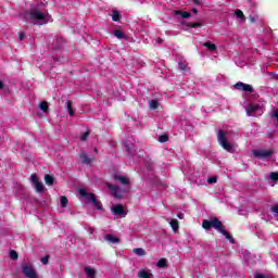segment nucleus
Returning <instances> with one entry per match:
<instances>
[{"mask_svg": "<svg viewBox=\"0 0 278 278\" xmlns=\"http://www.w3.org/2000/svg\"><path fill=\"white\" fill-rule=\"evenodd\" d=\"M266 75H268L269 79H276V81H278V74L275 72L267 71Z\"/></svg>", "mask_w": 278, "mask_h": 278, "instance_id": "nucleus-30", "label": "nucleus"}, {"mask_svg": "<svg viewBox=\"0 0 278 278\" xmlns=\"http://www.w3.org/2000/svg\"><path fill=\"white\" fill-rule=\"evenodd\" d=\"M125 148H126L127 153H129V155H131V153H134V152L131 151V143H126V144H125Z\"/></svg>", "mask_w": 278, "mask_h": 278, "instance_id": "nucleus-42", "label": "nucleus"}, {"mask_svg": "<svg viewBox=\"0 0 278 278\" xmlns=\"http://www.w3.org/2000/svg\"><path fill=\"white\" fill-rule=\"evenodd\" d=\"M112 21H114V23H118V21H121V12L113 11Z\"/></svg>", "mask_w": 278, "mask_h": 278, "instance_id": "nucleus-27", "label": "nucleus"}, {"mask_svg": "<svg viewBox=\"0 0 278 278\" xmlns=\"http://www.w3.org/2000/svg\"><path fill=\"white\" fill-rule=\"evenodd\" d=\"M30 181L34 185L38 184V176L36 174H31Z\"/></svg>", "mask_w": 278, "mask_h": 278, "instance_id": "nucleus-39", "label": "nucleus"}, {"mask_svg": "<svg viewBox=\"0 0 278 278\" xmlns=\"http://www.w3.org/2000/svg\"><path fill=\"white\" fill-rule=\"evenodd\" d=\"M167 223H169V225L175 233H177V231H179V220L167 218Z\"/></svg>", "mask_w": 278, "mask_h": 278, "instance_id": "nucleus-11", "label": "nucleus"}, {"mask_svg": "<svg viewBox=\"0 0 278 278\" xmlns=\"http://www.w3.org/2000/svg\"><path fill=\"white\" fill-rule=\"evenodd\" d=\"M88 232L89 233H94V229H92V227H89Z\"/></svg>", "mask_w": 278, "mask_h": 278, "instance_id": "nucleus-49", "label": "nucleus"}, {"mask_svg": "<svg viewBox=\"0 0 278 278\" xmlns=\"http://www.w3.org/2000/svg\"><path fill=\"white\" fill-rule=\"evenodd\" d=\"M177 216H178V218H180V219L184 218V214H182V213H179Z\"/></svg>", "mask_w": 278, "mask_h": 278, "instance_id": "nucleus-51", "label": "nucleus"}, {"mask_svg": "<svg viewBox=\"0 0 278 278\" xmlns=\"http://www.w3.org/2000/svg\"><path fill=\"white\" fill-rule=\"evenodd\" d=\"M132 253H135L136 255H139V257H142V255H147V251H144V249L142 248L134 249Z\"/></svg>", "mask_w": 278, "mask_h": 278, "instance_id": "nucleus-23", "label": "nucleus"}, {"mask_svg": "<svg viewBox=\"0 0 278 278\" xmlns=\"http://www.w3.org/2000/svg\"><path fill=\"white\" fill-rule=\"evenodd\" d=\"M149 105H150V110H157V108H160V100L157 99L149 100Z\"/></svg>", "mask_w": 278, "mask_h": 278, "instance_id": "nucleus-17", "label": "nucleus"}, {"mask_svg": "<svg viewBox=\"0 0 278 278\" xmlns=\"http://www.w3.org/2000/svg\"><path fill=\"white\" fill-rule=\"evenodd\" d=\"M202 45H203V47H206V49H208L210 51H216V45L211 43L210 41H206Z\"/></svg>", "mask_w": 278, "mask_h": 278, "instance_id": "nucleus-28", "label": "nucleus"}, {"mask_svg": "<svg viewBox=\"0 0 278 278\" xmlns=\"http://www.w3.org/2000/svg\"><path fill=\"white\" fill-rule=\"evenodd\" d=\"M193 3H194L195 5H201V0H193Z\"/></svg>", "mask_w": 278, "mask_h": 278, "instance_id": "nucleus-47", "label": "nucleus"}, {"mask_svg": "<svg viewBox=\"0 0 278 278\" xmlns=\"http://www.w3.org/2000/svg\"><path fill=\"white\" fill-rule=\"evenodd\" d=\"M175 14L181 16V18H190L191 14L188 11L176 10Z\"/></svg>", "mask_w": 278, "mask_h": 278, "instance_id": "nucleus-19", "label": "nucleus"}, {"mask_svg": "<svg viewBox=\"0 0 278 278\" xmlns=\"http://www.w3.org/2000/svg\"><path fill=\"white\" fill-rule=\"evenodd\" d=\"M78 192L80 197H85V199H87L89 203H92V205L97 207V210H100V211L103 210V205H101V202L97 200V197L94 195V193H89L86 191V189H79Z\"/></svg>", "mask_w": 278, "mask_h": 278, "instance_id": "nucleus-6", "label": "nucleus"}, {"mask_svg": "<svg viewBox=\"0 0 278 278\" xmlns=\"http://www.w3.org/2000/svg\"><path fill=\"white\" fill-rule=\"evenodd\" d=\"M208 184H216V177H211L207 179Z\"/></svg>", "mask_w": 278, "mask_h": 278, "instance_id": "nucleus-44", "label": "nucleus"}, {"mask_svg": "<svg viewBox=\"0 0 278 278\" xmlns=\"http://www.w3.org/2000/svg\"><path fill=\"white\" fill-rule=\"evenodd\" d=\"M22 273L27 278H38V274L31 264L24 263L22 265Z\"/></svg>", "mask_w": 278, "mask_h": 278, "instance_id": "nucleus-8", "label": "nucleus"}, {"mask_svg": "<svg viewBox=\"0 0 278 278\" xmlns=\"http://www.w3.org/2000/svg\"><path fill=\"white\" fill-rule=\"evenodd\" d=\"M270 212H271V214H274V217H275V218H278V204L273 205V206L270 207Z\"/></svg>", "mask_w": 278, "mask_h": 278, "instance_id": "nucleus-32", "label": "nucleus"}, {"mask_svg": "<svg viewBox=\"0 0 278 278\" xmlns=\"http://www.w3.org/2000/svg\"><path fill=\"white\" fill-rule=\"evenodd\" d=\"M157 140L159 142H168V135H161Z\"/></svg>", "mask_w": 278, "mask_h": 278, "instance_id": "nucleus-35", "label": "nucleus"}, {"mask_svg": "<svg viewBox=\"0 0 278 278\" xmlns=\"http://www.w3.org/2000/svg\"><path fill=\"white\" fill-rule=\"evenodd\" d=\"M10 257H11V260L16 261V260H18V253H16V251H14V250H11Z\"/></svg>", "mask_w": 278, "mask_h": 278, "instance_id": "nucleus-36", "label": "nucleus"}, {"mask_svg": "<svg viewBox=\"0 0 278 278\" xmlns=\"http://www.w3.org/2000/svg\"><path fill=\"white\" fill-rule=\"evenodd\" d=\"M38 108L39 110H41V112H45V114H47L49 112V102L42 101L41 103H39Z\"/></svg>", "mask_w": 278, "mask_h": 278, "instance_id": "nucleus-20", "label": "nucleus"}, {"mask_svg": "<svg viewBox=\"0 0 278 278\" xmlns=\"http://www.w3.org/2000/svg\"><path fill=\"white\" fill-rule=\"evenodd\" d=\"M45 181H46L47 186H53V184H55V178L49 174H46Z\"/></svg>", "mask_w": 278, "mask_h": 278, "instance_id": "nucleus-21", "label": "nucleus"}, {"mask_svg": "<svg viewBox=\"0 0 278 278\" xmlns=\"http://www.w3.org/2000/svg\"><path fill=\"white\" fill-rule=\"evenodd\" d=\"M138 278H151V274L144 269L139 270V273L137 274Z\"/></svg>", "mask_w": 278, "mask_h": 278, "instance_id": "nucleus-25", "label": "nucleus"}, {"mask_svg": "<svg viewBox=\"0 0 278 278\" xmlns=\"http://www.w3.org/2000/svg\"><path fill=\"white\" fill-rule=\"evenodd\" d=\"M271 122L274 123L275 127H278V109L273 110L270 113Z\"/></svg>", "mask_w": 278, "mask_h": 278, "instance_id": "nucleus-14", "label": "nucleus"}, {"mask_svg": "<svg viewBox=\"0 0 278 278\" xmlns=\"http://www.w3.org/2000/svg\"><path fill=\"white\" fill-rule=\"evenodd\" d=\"M217 141L219 142L220 147L228 151V153H233V146L227 141V132L225 130H219L217 134Z\"/></svg>", "mask_w": 278, "mask_h": 278, "instance_id": "nucleus-5", "label": "nucleus"}, {"mask_svg": "<svg viewBox=\"0 0 278 278\" xmlns=\"http://www.w3.org/2000/svg\"><path fill=\"white\" fill-rule=\"evenodd\" d=\"M85 274L87 275V277L89 278H94L97 277V270H94L92 267L90 266H86L85 267Z\"/></svg>", "mask_w": 278, "mask_h": 278, "instance_id": "nucleus-13", "label": "nucleus"}, {"mask_svg": "<svg viewBox=\"0 0 278 278\" xmlns=\"http://www.w3.org/2000/svg\"><path fill=\"white\" fill-rule=\"evenodd\" d=\"M49 255H46L43 257L40 258L41 264H43L45 266H47V264H49Z\"/></svg>", "mask_w": 278, "mask_h": 278, "instance_id": "nucleus-37", "label": "nucleus"}, {"mask_svg": "<svg viewBox=\"0 0 278 278\" xmlns=\"http://www.w3.org/2000/svg\"><path fill=\"white\" fill-rule=\"evenodd\" d=\"M243 92H253V86L243 84Z\"/></svg>", "mask_w": 278, "mask_h": 278, "instance_id": "nucleus-34", "label": "nucleus"}, {"mask_svg": "<svg viewBox=\"0 0 278 278\" xmlns=\"http://www.w3.org/2000/svg\"><path fill=\"white\" fill-rule=\"evenodd\" d=\"M191 12H193V14H199V10L197 9H192Z\"/></svg>", "mask_w": 278, "mask_h": 278, "instance_id": "nucleus-50", "label": "nucleus"}, {"mask_svg": "<svg viewBox=\"0 0 278 278\" xmlns=\"http://www.w3.org/2000/svg\"><path fill=\"white\" fill-rule=\"evenodd\" d=\"M18 38H20L21 41L25 40V33L20 34Z\"/></svg>", "mask_w": 278, "mask_h": 278, "instance_id": "nucleus-46", "label": "nucleus"}, {"mask_svg": "<svg viewBox=\"0 0 278 278\" xmlns=\"http://www.w3.org/2000/svg\"><path fill=\"white\" fill-rule=\"evenodd\" d=\"M178 66H179L180 71H187L188 70V65H186L184 62H179Z\"/></svg>", "mask_w": 278, "mask_h": 278, "instance_id": "nucleus-40", "label": "nucleus"}, {"mask_svg": "<svg viewBox=\"0 0 278 278\" xmlns=\"http://www.w3.org/2000/svg\"><path fill=\"white\" fill-rule=\"evenodd\" d=\"M273 150H265V149H254L252 150V154L257 160H270L273 157Z\"/></svg>", "mask_w": 278, "mask_h": 278, "instance_id": "nucleus-7", "label": "nucleus"}, {"mask_svg": "<svg viewBox=\"0 0 278 278\" xmlns=\"http://www.w3.org/2000/svg\"><path fill=\"white\" fill-rule=\"evenodd\" d=\"M236 90H244V83H237L235 85Z\"/></svg>", "mask_w": 278, "mask_h": 278, "instance_id": "nucleus-38", "label": "nucleus"}, {"mask_svg": "<svg viewBox=\"0 0 278 278\" xmlns=\"http://www.w3.org/2000/svg\"><path fill=\"white\" fill-rule=\"evenodd\" d=\"M156 42H157L159 45H162V43L164 42V40H163L162 38H157V39H156Z\"/></svg>", "mask_w": 278, "mask_h": 278, "instance_id": "nucleus-48", "label": "nucleus"}, {"mask_svg": "<svg viewBox=\"0 0 278 278\" xmlns=\"http://www.w3.org/2000/svg\"><path fill=\"white\" fill-rule=\"evenodd\" d=\"M68 205V198L66 195L61 197V207H67Z\"/></svg>", "mask_w": 278, "mask_h": 278, "instance_id": "nucleus-31", "label": "nucleus"}, {"mask_svg": "<svg viewBox=\"0 0 278 278\" xmlns=\"http://www.w3.org/2000/svg\"><path fill=\"white\" fill-rule=\"evenodd\" d=\"M144 166L149 173L148 179H150V181H153L154 186H162V180H160L157 178V176L155 175V163H153V161L151 159H146L144 160Z\"/></svg>", "mask_w": 278, "mask_h": 278, "instance_id": "nucleus-4", "label": "nucleus"}, {"mask_svg": "<svg viewBox=\"0 0 278 278\" xmlns=\"http://www.w3.org/2000/svg\"><path fill=\"white\" fill-rule=\"evenodd\" d=\"M257 110H260V104H249L245 112L248 116H255Z\"/></svg>", "mask_w": 278, "mask_h": 278, "instance_id": "nucleus-10", "label": "nucleus"}, {"mask_svg": "<svg viewBox=\"0 0 278 278\" xmlns=\"http://www.w3.org/2000/svg\"><path fill=\"white\" fill-rule=\"evenodd\" d=\"M111 210L114 216H122V218H125V216H127V212H125V207H123V205L121 204L114 205Z\"/></svg>", "mask_w": 278, "mask_h": 278, "instance_id": "nucleus-9", "label": "nucleus"}, {"mask_svg": "<svg viewBox=\"0 0 278 278\" xmlns=\"http://www.w3.org/2000/svg\"><path fill=\"white\" fill-rule=\"evenodd\" d=\"M34 186H35L36 192H38L39 194L45 193V185H42V182L38 181Z\"/></svg>", "mask_w": 278, "mask_h": 278, "instance_id": "nucleus-18", "label": "nucleus"}, {"mask_svg": "<svg viewBox=\"0 0 278 278\" xmlns=\"http://www.w3.org/2000/svg\"><path fill=\"white\" fill-rule=\"evenodd\" d=\"M269 179H271V181H278V172H271L269 174Z\"/></svg>", "mask_w": 278, "mask_h": 278, "instance_id": "nucleus-33", "label": "nucleus"}, {"mask_svg": "<svg viewBox=\"0 0 278 278\" xmlns=\"http://www.w3.org/2000/svg\"><path fill=\"white\" fill-rule=\"evenodd\" d=\"M65 105L67 108V112H68L70 116H75V111L73 110V102L66 101Z\"/></svg>", "mask_w": 278, "mask_h": 278, "instance_id": "nucleus-22", "label": "nucleus"}, {"mask_svg": "<svg viewBox=\"0 0 278 278\" xmlns=\"http://www.w3.org/2000/svg\"><path fill=\"white\" fill-rule=\"evenodd\" d=\"M235 14H236L237 18H240L241 21H247V17L244 16V12H242V10L237 9L235 11Z\"/></svg>", "mask_w": 278, "mask_h": 278, "instance_id": "nucleus-26", "label": "nucleus"}, {"mask_svg": "<svg viewBox=\"0 0 278 278\" xmlns=\"http://www.w3.org/2000/svg\"><path fill=\"white\" fill-rule=\"evenodd\" d=\"M156 266L157 268H166V266H168V261H166V258H161L156 263Z\"/></svg>", "mask_w": 278, "mask_h": 278, "instance_id": "nucleus-24", "label": "nucleus"}, {"mask_svg": "<svg viewBox=\"0 0 278 278\" xmlns=\"http://www.w3.org/2000/svg\"><path fill=\"white\" fill-rule=\"evenodd\" d=\"M113 179L114 181H117V184L124 186V188H121L119 186L116 185H112L110 182H106V188H109L114 199H123V194L129 191V178H127V176L115 174L113 175Z\"/></svg>", "mask_w": 278, "mask_h": 278, "instance_id": "nucleus-1", "label": "nucleus"}, {"mask_svg": "<svg viewBox=\"0 0 278 278\" xmlns=\"http://www.w3.org/2000/svg\"><path fill=\"white\" fill-rule=\"evenodd\" d=\"M268 138H270V140H273L275 138V130L267 132Z\"/></svg>", "mask_w": 278, "mask_h": 278, "instance_id": "nucleus-43", "label": "nucleus"}, {"mask_svg": "<svg viewBox=\"0 0 278 278\" xmlns=\"http://www.w3.org/2000/svg\"><path fill=\"white\" fill-rule=\"evenodd\" d=\"M104 240L111 242L112 244H118V242H121V239L116 238L114 235H105Z\"/></svg>", "mask_w": 278, "mask_h": 278, "instance_id": "nucleus-12", "label": "nucleus"}, {"mask_svg": "<svg viewBox=\"0 0 278 278\" xmlns=\"http://www.w3.org/2000/svg\"><path fill=\"white\" fill-rule=\"evenodd\" d=\"M203 229L206 231H210V229H215L223 236H225L226 240H229L231 244H236V240L229 232H227V229L225 228V225H223V222L218 219V217H211V219H204L202 223Z\"/></svg>", "mask_w": 278, "mask_h": 278, "instance_id": "nucleus-2", "label": "nucleus"}, {"mask_svg": "<svg viewBox=\"0 0 278 278\" xmlns=\"http://www.w3.org/2000/svg\"><path fill=\"white\" fill-rule=\"evenodd\" d=\"M25 21H30L33 25H47L49 21L47 20V13L40 11L38 8H31L24 13Z\"/></svg>", "mask_w": 278, "mask_h": 278, "instance_id": "nucleus-3", "label": "nucleus"}, {"mask_svg": "<svg viewBox=\"0 0 278 278\" xmlns=\"http://www.w3.org/2000/svg\"><path fill=\"white\" fill-rule=\"evenodd\" d=\"M3 81L0 80V90L3 89Z\"/></svg>", "mask_w": 278, "mask_h": 278, "instance_id": "nucleus-52", "label": "nucleus"}, {"mask_svg": "<svg viewBox=\"0 0 278 278\" xmlns=\"http://www.w3.org/2000/svg\"><path fill=\"white\" fill-rule=\"evenodd\" d=\"M186 25L187 27H189V29H194L197 27H202L203 24L195 22V23H187Z\"/></svg>", "mask_w": 278, "mask_h": 278, "instance_id": "nucleus-29", "label": "nucleus"}, {"mask_svg": "<svg viewBox=\"0 0 278 278\" xmlns=\"http://www.w3.org/2000/svg\"><path fill=\"white\" fill-rule=\"evenodd\" d=\"M80 161L83 164H90L92 163V159H90V156H88V154H86V152H83L80 154Z\"/></svg>", "mask_w": 278, "mask_h": 278, "instance_id": "nucleus-15", "label": "nucleus"}, {"mask_svg": "<svg viewBox=\"0 0 278 278\" xmlns=\"http://www.w3.org/2000/svg\"><path fill=\"white\" fill-rule=\"evenodd\" d=\"M88 136H90V132L86 131L85 134L81 135L80 140H83V141L88 140Z\"/></svg>", "mask_w": 278, "mask_h": 278, "instance_id": "nucleus-41", "label": "nucleus"}, {"mask_svg": "<svg viewBox=\"0 0 278 278\" xmlns=\"http://www.w3.org/2000/svg\"><path fill=\"white\" fill-rule=\"evenodd\" d=\"M255 278H268V277H266V275L264 274H256Z\"/></svg>", "mask_w": 278, "mask_h": 278, "instance_id": "nucleus-45", "label": "nucleus"}, {"mask_svg": "<svg viewBox=\"0 0 278 278\" xmlns=\"http://www.w3.org/2000/svg\"><path fill=\"white\" fill-rule=\"evenodd\" d=\"M113 36H115V38H118V40H123V38H127L125 33H123V30L121 29L113 30Z\"/></svg>", "mask_w": 278, "mask_h": 278, "instance_id": "nucleus-16", "label": "nucleus"}]
</instances>
